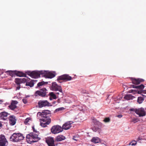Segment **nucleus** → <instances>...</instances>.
<instances>
[{
	"label": "nucleus",
	"instance_id": "obj_12",
	"mask_svg": "<svg viewBox=\"0 0 146 146\" xmlns=\"http://www.w3.org/2000/svg\"><path fill=\"white\" fill-rule=\"evenodd\" d=\"M57 91L62 93V90L61 87L60 86H58L55 83V100L56 98H59L58 95L59 94V93L57 92Z\"/></svg>",
	"mask_w": 146,
	"mask_h": 146
},
{
	"label": "nucleus",
	"instance_id": "obj_35",
	"mask_svg": "<svg viewBox=\"0 0 146 146\" xmlns=\"http://www.w3.org/2000/svg\"><path fill=\"white\" fill-rule=\"evenodd\" d=\"M81 93L82 94H88V92L86 90H83L81 91Z\"/></svg>",
	"mask_w": 146,
	"mask_h": 146
},
{
	"label": "nucleus",
	"instance_id": "obj_16",
	"mask_svg": "<svg viewBox=\"0 0 146 146\" xmlns=\"http://www.w3.org/2000/svg\"><path fill=\"white\" fill-rule=\"evenodd\" d=\"M144 86L143 84H141L140 85L137 86V88L139 90V91L132 90L131 92H133L134 91L135 92H137L139 94H140L142 92V90L144 88Z\"/></svg>",
	"mask_w": 146,
	"mask_h": 146
},
{
	"label": "nucleus",
	"instance_id": "obj_5",
	"mask_svg": "<svg viewBox=\"0 0 146 146\" xmlns=\"http://www.w3.org/2000/svg\"><path fill=\"white\" fill-rule=\"evenodd\" d=\"M18 103V102L16 100H12L10 105L8 106V107L11 110L14 111L15 112H17L18 110L16 105Z\"/></svg>",
	"mask_w": 146,
	"mask_h": 146
},
{
	"label": "nucleus",
	"instance_id": "obj_19",
	"mask_svg": "<svg viewBox=\"0 0 146 146\" xmlns=\"http://www.w3.org/2000/svg\"><path fill=\"white\" fill-rule=\"evenodd\" d=\"M10 123L12 125H14L16 123V119L15 117L13 115H10L9 117Z\"/></svg>",
	"mask_w": 146,
	"mask_h": 146
},
{
	"label": "nucleus",
	"instance_id": "obj_2",
	"mask_svg": "<svg viewBox=\"0 0 146 146\" xmlns=\"http://www.w3.org/2000/svg\"><path fill=\"white\" fill-rule=\"evenodd\" d=\"M39 134V131H36V133L34 132H31L27 134L26 136L27 141L31 142H35L40 139V138L38 137Z\"/></svg>",
	"mask_w": 146,
	"mask_h": 146
},
{
	"label": "nucleus",
	"instance_id": "obj_31",
	"mask_svg": "<svg viewBox=\"0 0 146 146\" xmlns=\"http://www.w3.org/2000/svg\"><path fill=\"white\" fill-rule=\"evenodd\" d=\"M103 121L106 123L110 121V119L109 117H106L105 118Z\"/></svg>",
	"mask_w": 146,
	"mask_h": 146
},
{
	"label": "nucleus",
	"instance_id": "obj_51",
	"mask_svg": "<svg viewBox=\"0 0 146 146\" xmlns=\"http://www.w3.org/2000/svg\"><path fill=\"white\" fill-rule=\"evenodd\" d=\"M145 93H146V92H145Z\"/></svg>",
	"mask_w": 146,
	"mask_h": 146
},
{
	"label": "nucleus",
	"instance_id": "obj_32",
	"mask_svg": "<svg viewBox=\"0 0 146 146\" xmlns=\"http://www.w3.org/2000/svg\"><path fill=\"white\" fill-rule=\"evenodd\" d=\"M51 132L55 134V125L53 126L51 129Z\"/></svg>",
	"mask_w": 146,
	"mask_h": 146
},
{
	"label": "nucleus",
	"instance_id": "obj_48",
	"mask_svg": "<svg viewBox=\"0 0 146 146\" xmlns=\"http://www.w3.org/2000/svg\"><path fill=\"white\" fill-rule=\"evenodd\" d=\"M93 122H94L95 121H96V120L95 119H93Z\"/></svg>",
	"mask_w": 146,
	"mask_h": 146
},
{
	"label": "nucleus",
	"instance_id": "obj_6",
	"mask_svg": "<svg viewBox=\"0 0 146 146\" xmlns=\"http://www.w3.org/2000/svg\"><path fill=\"white\" fill-rule=\"evenodd\" d=\"M47 90L45 88H43L41 89L40 90L36 91L35 94L36 96H39L42 97H44L46 96Z\"/></svg>",
	"mask_w": 146,
	"mask_h": 146
},
{
	"label": "nucleus",
	"instance_id": "obj_7",
	"mask_svg": "<svg viewBox=\"0 0 146 146\" xmlns=\"http://www.w3.org/2000/svg\"><path fill=\"white\" fill-rule=\"evenodd\" d=\"M8 143V141L5 136L3 135H0V146H7Z\"/></svg>",
	"mask_w": 146,
	"mask_h": 146
},
{
	"label": "nucleus",
	"instance_id": "obj_30",
	"mask_svg": "<svg viewBox=\"0 0 146 146\" xmlns=\"http://www.w3.org/2000/svg\"><path fill=\"white\" fill-rule=\"evenodd\" d=\"M65 108L63 107L60 108L55 110V112L61 111L64 110Z\"/></svg>",
	"mask_w": 146,
	"mask_h": 146
},
{
	"label": "nucleus",
	"instance_id": "obj_28",
	"mask_svg": "<svg viewBox=\"0 0 146 146\" xmlns=\"http://www.w3.org/2000/svg\"><path fill=\"white\" fill-rule=\"evenodd\" d=\"M47 84V82H44V81H42L39 82L37 84V86H40L44 84Z\"/></svg>",
	"mask_w": 146,
	"mask_h": 146
},
{
	"label": "nucleus",
	"instance_id": "obj_34",
	"mask_svg": "<svg viewBox=\"0 0 146 146\" xmlns=\"http://www.w3.org/2000/svg\"><path fill=\"white\" fill-rule=\"evenodd\" d=\"M50 89L52 90H54L55 89V84L54 83L52 84V85L50 88Z\"/></svg>",
	"mask_w": 146,
	"mask_h": 146
},
{
	"label": "nucleus",
	"instance_id": "obj_9",
	"mask_svg": "<svg viewBox=\"0 0 146 146\" xmlns=\"http://www.w3.org/2000/svg\"><path fill=\"white\" fill-rule=\"evenodd\" d=\"M135 112L139 117H143L146 115V113L144 109L143 108L135 109Z\"/></svg>",
	"mask_w": 146,
	"mask_h": 146
},
{
	"label": "nucleus",
	"instance_id": "obj_36",
	"mask_svg": "<svg viewBox=\"0 0 146 146\" xmlns=\"http://www.w3.org/2000/svg\"><path fill=\"white\" fill-rule=\"evenodd\" d=\"M30 120V119L29 118H26L25 121L24 123L25 124H26L27 123H28V122H29V120Z\"/></svg>",
	"mask_w": 146,
	"mask_h": 146
},
{
	"label": "nucleus",
	"instance_id": "obj_25",
	"mask_svg": "<svg viewBox=\"0 0 146 146\" xmlns=\"http://www.w3.org/2000/svg\"><path fill=\"white\" fill-rule=\"evenodd\" d=\"M133 96H132L131 94H128L126 95H125L124 97V98L125 99H126L127 100H129L131 99H132Z\"/></svg>",
	"mask_w": 146,
	"mask_h": 146
},
{
	"label": "nucleus",
	"instance_id": "obj_10",
	"mask_svg": "<svg viewBox=\"0 0 146 146\" xmlns=\"http://www.w3.org/2000/svg\"><path fill=\"white\" fill-rule=\"evenodd\" d=\"M38 104L40 108L51 106L50 104L46 100L39 101L38 103Z\"/></svg>",
	"mask_w": 146,
	"mask_h": 146
},
{
	"label": "nucleus",
	"instance_id": "obj_24",
	"mask_svg": "<svg viewBox=\"0 0 146 146\" xmlns=\"http://www.w3.org/2000/svg\"><path fill=\"white\" fill-rule=\"evenodd\" d=\"M15 71L8 70L6 71L5 72L8 73L11 77L14 76L15 75Z\"/></svg>",
	"mask_w": 146,
	"mask_h": 146
},
{
	"label": "nucleus",
	"instance_id": "obj_1",
	"mask_svg": "<svg viewBox=\"0 0 146 146\" xmlns=\"http://www.w3.org/2000/svg\"><path fill=\"white\" fill-rule=\"evenodd\" d=\"M49 111L45 110L42 113L39 112L38 115L42 118L40 119V125L43 127H45L51 122V120L49 118Z\"/></svg>",
	"mask_w": 146,
	"mask_h": 146
},
{
	"label": "nucleus",
	"instance_id": "obj_8",
	"mask_svg": "<svg viewBox=\"0 0 146 146\" xmlns=\"http://www.w3.org/2000/svg\"><path fill=\"white\" fill-rule=\"evenodd\" d=\"M41 72L42 76L46 78H52L55 76V75L53 74L48 71L42 70Z\"/></svg>",
	"mask_w": 146,
	"mask_h": 146
},
{
	"label": "nucleus",
	"instance_id": "obj_41",
	"mask_svg": "<svg viewBox=\"0 0 146 146\" xmlns=\"http://www.w3.org/2000/svg\"><path fill=\"white\" fill-rule=\"evenodd\" d=\"M20 88V85H18V86L17 87V90H19Z\"/></svg>",
	"mask_w": 146,
	"mask_h": 146
},
{
	"label": "nucleus",
	"instance_id": "obj_27",
	"mask_svg": "<svg viewBox=\"0 0 146 146\" xmlns=\"http://www.w3.org/2000/svg\"><path fill=\"white\" fill-rule=\"evenodd\" d=\"M50 96L49 99L50 100H52V99H55V94L53 92H51L49 94Z\"/></svg>",
	"mask_w": 146,
	"mask_h": 146
},
{
	"label": "nucleus",
	"instance_id": "obj_15",
	"mask_svg": "<svg viewBox=\"0 0 146 146\" xmlns=\"http://www.w3.org/2000/svg\"><path fill=\"white\" fill-rule=\"evenodd\" d=\"M131 80L132 83L136 85L139 84H140L141 82H142L144 81L143 79H136L133 78H131Z\"/></svg>",
	"mask_w": 146,
	"mask_h": 146
},
{
	"label": "nucleus",
	"instance_id": "obj_22",
	"mask_svg": "<svg viewBox=\"0 0 146 146\" xmlns=\"http://www.w3.org/2000/svg\"><path fill=\"white\" fill-rule=\"evenodd\" d=\"M91 141L94 143H98L100 142V139L98 137H93L91 139Z\"/></svg>",
	"mask_w": 146,
	"mask_h": 146
},
{
	"label": "nucleus",
	"instance_id": "obj_38",
	"mask_svg": "<svg viewBox=\"0 0 146 146\" xmlns=\"http://www.w3.org/2000/svg\"><path fill=\"white\" fill-rule=\"evenodd\" d=\"M22 101L25 104H27V99L25 98L23 99L22 100Z\"/></svg>",
	"mask_w": 146,
	"mask_h": 146
},
{
	"label": "nucleus",
	"instance_id": "obj_14",
	"mask_svg": "<svg viewBox=\"0 0 146 146\" xmlns=\"http://www.w3.org/2000/svg\"><path fill=\"white\" fill-rule=\"evenodd\" d=\"M72 123L71 121L66 122L63 125V129L65 130L69 129L72 127L71 125Z\"/></svg>",
	"mask_w": 146,
	"mask_h": 146
},
{
	"label": "nucleus",
	"instance_id": "obj_17",
	"mask_svg": "<svg viewBox=\"0 0 146 146\" xmlns=\"http://www.w3.org/2000/svg\"><path fill=\"white\" fill-rule=\"evenodd\" d=\"M9 114L5 112H3L0 113V119L3 120H6L7 118V116Z\"/></svg>",
	"mask_w": 146,
	"mask_h": 146
},
{
	"label": "nucleus",
	"instance_id": "obj_45",
	"mask_svg": "<svg viewBox=\"0 0 146 146\" xmlns=\"http://www.w3.org/2000/svg\"><path fill=\"white\" fill-rule=\"evenodd\" d=\"M3 102V101L2 100H0V104H2Z\"/></svg>",
	"mask_w": 146,
	"mask_h": 146
},
{
	"label": "nucleus",
	"instance_id": "obj_4",
	"mask_svg": "<svg viewBox=\"0 0 146 146\" xmlns=\"http://www.w3.org/2000/svg\"><path fill=\"white\" fill-rule=\"evenodd\" d=\"M72 79V77L69 76L68 74H64L58 76L57 78V80L58 82L61 83L62 82H60V80H62L67 81L70 80Z\"/></svg>",
	"mask_w": 146,
	"mask_h": 146
},
{
	"label": "nucleus",
	"instance_id": "obj_49",
	"mask_svg": "<svg viewBox=\"0 0 146 146\" xmlns=\"http://www.w3.org/2000/svg\"><path fill=\"white\" fill-rule=\"evenodd\" d=\"M73 139H74V140H76V139H74V138H73Z\"/></svg>",
	"mask_w": 146,
	"mask_h": 146
},
{
	"label": "nucleus",
	"instance_id": "obj_47",
	"mask_svg": "<svg viewBox=\"0 0 146 146\" xmlns=\"http://www.w3.org/2000/svg\"><path fill=\"white\" fill-rule=\"evenodd\" d=\"M58 103H59L60 102V100H59V98H58Z\"/></svg>",
	"mask_w": 146,
	"mask_h": 146
},
{
	"label": "nucleus",
	"instance_id": "obj_40",
	"mask_svg": "<svg viewBox=\"0 0 146 146\" xmlns=\"http://www.w3.org/2000/svg\"><path fill=\"white\" fill-rule=\"evenodd\" d=\"M1 120V119H0V120ZM3 122H1L0 120V127H2L3 125Z\"/></svg>",
	"mask_w": 146,
	"mask_h": 146
},
{
	"label": "nucleus",
	"instance_id": "obj_39",
	"mask_svg": "<svg viewBox=\"0 0 146 146\" xmlns=\"http://www.w3.org/2000/svg\"><path fill=\"white\" fill-rule=\"evenodd\" d=\"M32 129H33V132H34V133H36V132L38 131L36 130H35L34 126H33L32 127Z\"/></svg>",
	"mask_w": 146,
	"mask_h": 146
},
{
	"label": "nucleus",
	"instance_id": "obj_26",
	"mask_svg": "<svg viewBox=\"0 0 146 146\" xmlns=\"http://www.w3.org/2000/svg\"><path fill=\"white\" fill-rule=\"evenodd\" d=\"M34 83L33 81L31 80V81L28 82H27L26 84V85L27 86H30L31 87H32L34 86Z\"/></svg>",
	"mask_w": 146,
	"mask_h": 146
},
{
	"label": "nucleus",
	"instance_id": "obj_3",
	"mask_svg": "<svg viewBox=\"0 0 146 146\" xmlns=\"http://www.w3.org/2000/svg\"><path fill=\"white\" fill-rule=\"evenodd\" d=\"M24 138L23 135L20 133H14L10 137V141L13 142H20Z\"/></svg>",
	"mask_w": 146,
	"mask_h": 146
},
{
	"label": "nucleus",
	"instance_id": "obj_29",
	"mask_svg": "<svg viewBox=\"0 0 146 146\" xmlns=\"http://www.w3.org/2000/svg\"><path fill=\"white\" fill-rule=\"evenodd\" d=\"M143 100V98L141 97H138L137 99V101L139 104L141 103Z\"/></svg>",
	"mask_w": 146,
	"mask_h": 146
},
{
	"label": "nucleus",
	"instance_id": "obj_42",
	"mask_svg": "<svg viewBox=\"0 0 146 146\" xmlns=\"http://www.w3.org/2000/svg\"><path fill=\"white\" fill-rule=\"evenodd\" d=\"M122 117V115H117V117L119 118H121V117Z\"/></svg>",
	"mask_w": 146,
	"mask_h": 146
},
{
	"label": "nucleus",
	"instance_id": "obj_46",
	"mask_svg": "<svg viewBox=\"0 0 146 146\" xmlns=\"http://www.w3.org/2000/svg\"><path fill=\"white\" fill-rule=\"evenodd\" d=\"M129 145H132V142H130L128 144Z\"/></svg>",
	"mask_w": 146,
	"mask_h": 146
},
{
	"label": "nucleus",
	"instance_id": "obj_50",
	"mask_svg": "<svg viewBox=\"0 0 146 146\" xmlns=\"http://www.w3.org/2000/svg\"><path fill=\"white\" fill-rule=\"evenodd\" d=\"M73 139H74V140H76V139H74V138H73Z\"/></svg>",
	"mask_w": 146,
	"mask_h": 146
},
{
	"label": "nucleus",
	"instance_id": "obj_20",
	"mask_svg": "<svg viewBox=\"0 0 146 146\" xmlns=\"http://www.w3.org/2000/svg\"><path fill=\"white\" fill-rule=\"evenodd\" d=\"M63 127H62L60 126L56 125H55V133H58L62 132L63 130Z\"/></svg>",
	"mask_w": 146,
	"mask_h": 146
},
{
	"label": "nucleus",
	"instance_id": "obj_21",
	"mask_svg": "<svg viewBox=\"0 0 146 146\" xmlns=\"http://www.w3.org/2000/svg\"><path fill=\"white\" fill-rule=\"evenodd\" d=\"M15 75L19 77H26V74L23 73V72L19 71H15Z\"/></svg>",
	"mask_w": 146,
	"mask_h": 146
},
{
	"label": "nucleus",
	"instance_id": "obj_43",
	"mask_svg": "<svg viewBox=\"0 0 146 146\" xmlns=\"http://www.w3.org/2000/svg\"><path fill=\"white\" fill-rule=\"evenodd\" d=\"M131 86L133 88H137V86H135L134 85H131Z\"/></svg>",
	"mask_w": 146,
	"mask_h": 146
},
{
	"label": "nucleus",
	"instance_id": "obj_13",
	"mask_svg": "<svg viewBox=\"0 0 146 146\" xmlns=\"http://www.w3.org/2000/svg\"><path fill=\"white\" fill-rule=\"evenodd\" d=\"M41 72H42V70L40 71H33L31 77L33 78H38L39 77H40V75L42 74V73Z\"/></svg>",
	"mask_w": 146,
	"mask_h": 146
},
{
	"label": "nucleus",
	"instance_id": "obj_44",
	"mask_svg": "<svg viewBox=\"0 0 146 146\" xmlns=\"http://www.w3.org/2000/svg\"><path fill=\"white\" fill-rule=\"evenodd\" d=\"M135 109H131L130 110V111H135Z\"/></svg>",
	"mask_w": 146,
	"mask_h": 146
},
{
	"label": "nucleus",
	"instance_id": "obj_18",
	"mask_svg": "<svg viewBox=\"0 0 146 146\" xmlns=\"http://www.w3.org/2000/svg\"><path fill=\"white\" fill-rule=\"evenodd\" d=\"M15 82L18 85L22 83H24L26 82L27 79L25 78H18L15 79Z\"/></svg>",
	"mask_w": 146,
	"mask_h": 146
},
{
	"label": "nucleus",
	"instance_id": "obj_33",
	"mask_svg": "<svg viewBox=\"0 0 146 146\" xmlns=\"http://www.w3.org/2000/svg\"><path fill=\"white\" fill-rule=\"evenodd\" d=\"M26 73L28 75L31 77L32 75L33 71L31 72L30 71H27Z\"/></svg>",
	"mask_w": 146,
	"mask_h": 146
},
{
	"label": "nucleus",
	"instance_id": "obj_23",
	"mask_svg": "<svg viewBox=\"0 0 146 146\" xmlns=\"http://www.w3.org/2000/svg\"><path fill=\"white\" fill-rule=\"evenodd\" d=\"M65 139V137L62 135L58 136L56 137V140L57 141H61Z\"/></svg>",
	"mask_w": 146,
	"mask_h": 146
},
{
	"label": "nucleus",
	"instance_id": "obj_37",
	"mask_svg": "<svg viewBox=\"0 0 146 146\" xmlns=\"http://www.w3.org/2000/svg\"><path fill=\"white\" fill-rule=\"evenodd\" d=\"M132 145H135L137 144V142L135 140H133L131 141Z\"/></svg>",
	"mask_w": 146,
	"mask_h": 146
},
{
	"label": "nucleus",
	"instance_id": "obj_11",
	"mask_svg": "<svg viewBox=\"0 0 146 146\" xmlns=\"http://www.w3.org/2000/svg\"><path fill=\"white\" fill-rule=\"evenodd\" d=\"M45 141L48 146H54V139L50 137L45 138Z\"/></svg>",
	"mask_w": 146,
	"mask_h": 146
}]
</instances>
